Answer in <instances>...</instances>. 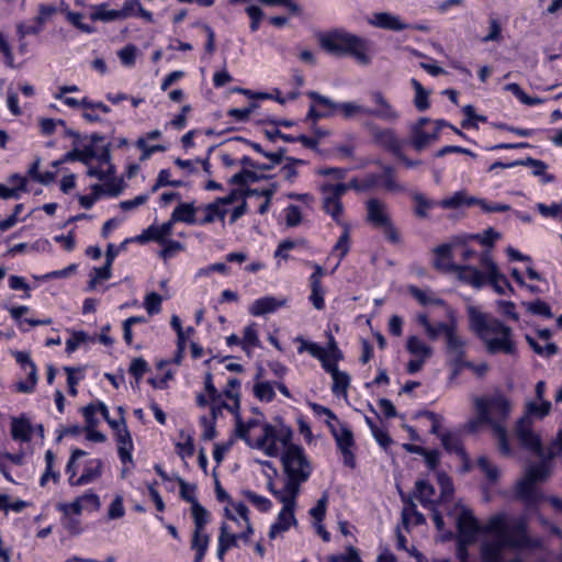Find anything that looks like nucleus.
Returning <instances> with one entry per match:
<instances>
[{
	"instance_id": "nucleus-27",
	"label": "nucleus",
	"mask_w": 562,
	"mask_h": 562,
	"mask_svg": "<svg viewBox=\"0 0 562 562\" xmlns=\"http://www.w3.org/2000/svg\"><path fill=\"white\" fill-rule=\"evenodd\" d=\"M436 491L435 487L426 480H418L415 483V497L425 507L435 506L432 497Z\"/></svg>"
},
{
	"instance_id": "nucleus-20",
	"label": "nucleus",
	"mask_w": 562,
	"mask_h": 562,
	"mask_svg": "<svg viewBox=\"0 0 562 562\" xmlns=\"http://www.w3.org/2000/svg\"><path fill=\"white\" fill-rule=\"evenodd\" d=\"M453 272L458 274V278L471 284L475 289H480L486 281L485 274H483L477 268L472 266H459L457 265Z\"/></svg>"
},
{
	"instance_id": "nucleus-19",
	"label": "nucleus",
	"mask_w": 562,
	"mask_h": 562,
	"mask_svg": "<svg viewBox=\"0 0 562 562\" xmlns=\"http://www.w3.org/2000/svg\"><path fill=\"white\" fill-rule=\"evenodd\" d=\"M483 341L485 344L486 350L492 355L497 352L514 355L516 352V345L512 340V335L503 334L496 337H491Z\"/></svg>"
},
{
	"instance_id": "nucleus-58",
	"label": "nucleus",
	"mask_w": 562,
	"mask_h": 562,
	"mask_svg": "<svg viewBox=\"0 0 562 562\" xmlns=\"http://www.w3.org/2000/svg\"><path fill=\"white\" fill-rule=\"evenodd\" d=\"M88 167L87 175L91 178H97L100 181L108 180L115 173V167L112 164H109L106 169L91 167L90 165Z\"/></svg>"
},
{
	"instance_id": "nucleus-22",
	"label": "nucleus",
	"mask_w": 562,
	"mask_h": 562,
	"mask_svg": "<svg viewBox=\"0 0 562 562\" xmlns=\"http://www.w3.org/2000/svg\"><path fill=\"white\" fill-rule=\"evenodd\" d=\"M325 370L331 374L333 378V393L336 395L347 396V390L350 385V378L346 372L339 371L337 364H325Z\"/></svg>"
},
{
	"instance_id": "nucleus-18",
	"label": "nucleus",
	"mask_w": 562,
	"mask_h": 562,
	"mask_svg": "<svg viewBox=\"0 0 562 562\" xmlns=\"http://www.w3.org/2000/svg\"><path fill=\"white\" fill-rule=\"evenodd\" d=\"M286 304V299H278L274 296H265L256 300L249 306V313L252 316H261L272 313Z\"/></svg>"
},
{
	"instance_id": "nucleus-10",
	"label": "nucleus",
	"mask_w": 562,
	"mask_h": 562,
	"mask_svg": "<svg viewBox=\"0 0 562 562\" xmlns=\"http://www.w3.org/2000/svg\"><path fill=\"white\" fill-rule=\"evenodd\" d=\"M440 328L446 338V352L449 362L459 370L465 361L467 340L458 334L457 326H441Z\"/></svg>"
},
{
	"instance_id": "nucleus-64",
	"label": "nucleus",
	"mask_w": 562,
	"mask_h": 562,
	"mask_svg": "<svg viewBox=\"0 0 562 562\" xmlns=\"http://www.w3.org/2000/svg\"><path fill=\"white\" fill-rule=\"evenodd\" d=\"M528 311L532 314L541 315L546 318H551L553 316L550 306L541 300L531 302L528 306Z\"/></svg>"
},
{
	"instance_id": "nucleus-63",
	"label": "nucleus",
	"mask_w": 562,
	"mask_h": 562,
	"mask_svg": "<svg viewBox=\"0 0 562 562\" xmlns=\"http://www.w3.org/2000/svg\"><path fill=\"white\" fill-rule=\"evenodd\" d=\"M57 11L58 9L54 4H40L36 22L40 25H44Z\"/></svg>"
},
{
	"instance_id": "nucleus-13",
	"label": "nucleus",
	"mask_w": 562,
	"mask_h": 562,
	"mask_svg": "<svg viewBox=\"0 0 562 562\" xmlns=\"http://www.w3.org/2000/svg\"><path fill=\"white\" fill-rule=\"evenodd\" d=\"M331 434L336 443L342 453L345 465L353 469L356 467V458L351 451L355 445L352 431L337 420V425L329 424Z\"/></svg>"
},
{
	"instance_id": "nucleus-1",
	"label": "nucleus",
	"mask_w": 562,
	"mask_h": 562,
	"mask_svg": "<svg viewBox=\"0 0 562 562\" xmlns=\"http://www.w3.org/2000/svg\"><path fill=\"white\" fill-rule=\"evenodd\" d=\"M293 431L280 424H265L262 436H260L255 446L262 450L269 457L279 456L281 448V463L283 472L286 475V491L289 494L299 495L301 484L306 482L312 473V465L300 446L293 445Z\"/></svg>"
},
{
	"instance_id": "nucleus-38",
	"label": "nucleus",
	"mask_w": 562,
	"mask_h": 562,
	"mask_svg": "<svg viewBox=\"0 0 562 562\" xmlns=\"http://www.w3.org/2000/svg\"><path fill=\"white\" fill-rule=\"evenodd\" d=\"M441 443L449 452H454L461 458H465V451L461 445L460 439L452 434H443L440 436Z\"/></svg>"
},
{
	"instance_id": "nucleus-45",
	"label": "nucleus",
	"mask_w": 562,
	"mask_h": 562,
	"mask_svg": "<svg viewBox=\"0 0 562 562\" xmlns=\"http://www.w3.org/2000/svg\"><path fill=\"white\" fill-rule=\"evenodd\" d=\"M205 216L201 221L202 224H210L215 221L216 217L223 220L226 214V209H221L218 206V203L214 202L211 204H207L204 209Z\"/></svg>"
},
{
	"instance_id": "nucleus-6",
	"label": "nucleus",
	"mask_w": 562,
	"mask_h": 562,
	"mask_svg": "<svg viewBox=\"0 0 562 562\" xmlns=\"http://www.w3.org/2000/svg\"><path fill=\"white\" fill-rule=\"evenodd\" d=\"M367 222L375 228L382 229L385 238L393 243H400V234L393 225L386 203L372 198L366 202Z\"/></svg>"
},
{
	"instance_id": "nucleus-3",
	"label": "nucleus",
	"mask_w": 562,
	"mask_h": 562,
	"mask_svg": "<svg viewBox=\"0 0 562 562\" xmlns=\"http://www.w3.org/2000/svg\"><path fill=\"white\" fill-rule=\"evenodd\" d=\"M476 419L470 424L474 429L476 424H488L497 439L498 449L505 456H510L512 449L507 439L506 420L510 416L512 403L501 392L474 400Z\"/></svg>"
},
{
	"instance_id": "nucleus-25",
	"label": "nucleus",
	"mask_w": 562,
	"mask_h": 562,
	"mask_svg": "<svg viewBox=\"0 0 562 562\" xmlns=\"http://www.w3.org/2000/svg\"><path fill=\"white\" fill-rule=\"evenodd\" d=\"M102 473V461L97 459L90 461V464L83 470V473L77 479H69V484L72 486H80L89 484L90 482L97 480L101 476Z\"/></svg>"
},
{
	"instance_id": "nucleus-40",
	"label": "nucleus",
	"mask_w": 562,
	"mask_h": 562,
	"mask_svg": "<svg viewBox=\"0 0 562 562\" xmlns=\"http://www.w3.org/2000/svg\"><path fill=\"white\" fill-rule=\"evenodd\" d=\"M344 232L334 246V251L338 252L339 260H341L350 249V227L348 224H342Z\"/></svg>"
},
{
	"instance_id": "nucleus-4",
	"label": "nucleus",
	"mask_w": 562,
	"mask_h": 562,
	"mask_svg": "<svg viewBox=\"0 0 562 562\" xmlns=\"http://www.w3.org/2000/svg\"><path fill=\"white\" fill-rule=\"evenodd\" d=\"M321 47L333 55H350L359 64L369 65L371 59L366 53L368 41L346 32L344 30H335L319 36Z\"/></svg>"
},
{
	"instance_id": "nucleus-43",
	"label": "nucleus",
	"mask_w": 562,
	"mask_h": 562,
	"mask_svg": "<svg viewBox=\"0 0 562 562\" xmlns=\"http://www.w3.org/2000/svg\"><path fill=\"white\" fill-rule=\"evenodd\" d=\"M551 411V403L549 401H541L540 404L535 402H528L526 404V413L528 416H538L539 418H543Z\"/></svg>"
},
{
	"instance_id": "nucleus-8",
	"label": "nucleus",
	"mask_w": 562,
	"mask_h": 562,
	"mask_svg": "<svg viewBox=\"0 0 562 562\" xmlns=\"http://www.w3.org/2000/svg\"><path fill=\"white\" fill-rule=\"evenodd\" d=\"M469 314L471 328L482 340H487L493 335H512V329L496 318H491L473 307L470 308Z\"/></svg>"
},
{
	"instance_id": "nucleus-57",
	"label": "nucleus",
	"mask_w": 562,
	"mask_h": 562,
	"mask_svg": "<svg viewBox=\"0 0 562 562\" xmlns=\"http://www.w3.org/2000/svg\"><path fill=\"white\" fill-rule=\"evenodd\" d=\"M136 54H137V47L132 44L126 45L125 47L120 49L117 53L119 58L122 61V64L125 66H128V67H131L135 64Z\"/></svg>"
},
{
	"instance_id": "nucleus-21",
	"label": "nucleus",
	"mask_w": 562,
	"mask_h": 562,
	"mask_svg": "<svg viewBox=\"0 0 562 562\" xmlns=\"http://www.w3.org/2000/svg\"><path fill=\"white\" fill-rule=\"evenodd\" d=\"M369 184L366 186H359V180L357 178H352L348 183H324L321 186V192L322 194H328L336 199H341V196L348 191V190H356V191H363Z\"/></svg>"
},
{
	"instance_id": "nucleus-15",
	"label": "nucleus",
	"mask_w": 562,
	"mask_h": 562,
	"mask_svg": "<svg viewBox=\"0 0 562 562\" xmlns=\"http://www.w3.org/2000/svg\"><path fill=\"white\" fill-rule=\"evenodd\" d=\"M367 127L376 144L400 155L401 143L393 130L380 127L374 123H368Z\"/></svg>"
},
{
	"instance_id": "nucleus-14",
	"label": "nucleus",
	"mask_w": 562,
	"mask_h": 562,
	"mask_svg": "<svg viewBox=\"0 0 562 562\" xmlns=\"http://www.w3.org/2000/svg\"><path fill=\"white\" fill-rule=\"evenodd\" d=\"M371 98L376 106L368 109L367 115L374 116L389 123H394L401 117L400 112L390 103L382 92L374 91L371 93Z\"/></svg>"
},
{
	"instance_id": "nucleus-32",
	"label": "nucleus",
	"mask_w": 562,
	"mask_h": 562,
	"mask_svg": "<svg viewBox=\"0 0 562 562\" xmlns=\"http://www.w3.org/2000/svg\"><path fill=\"white\" fill-rule=\"evenodd\" d=\"M476 202V198L467 196L464 191H458L452 196L442 199L438 202L443 209H458L462 205H474Z\"/></svg>"
},
{
	"instance_id": "nucleus-35",
	"label": "nucleus",
	"mask_w": 562,
	"mask_h": 562,
	"mask_svg": "<svg viewBox=\"0 0 562 562\" xmlns=\"http://www.w3.org/2000/svg\"><path fill=\"white\" fill-rule=\"evenodd\" d=\"M411 83L415 90L414 105L418 111H426L430 106L429 91L416 79H412Z\"/></svg>"
},
{
	"instance_id": "nucleus-28",
	"label": "nucleus",
	"mask_w": 562,
	"mask_h": 562,
	"mask_svg": "<svg viewBox=\"0 0 562 562\" xmlns=\"http://www.w3.org/2000/svg\"><path fill=\"white\" fill-rule=\"evenodd\" d=\"M406 349L411 355L415 356L417 359L426 360L432 356V348L426 345L417 336H411L407 338Z\"/></svg>"
},
{
	"instance_id": "nucleus-11",
	"label": "nucleus",
	"mask_w": 562,
	"mask_h": 562,
	"mask_svg": "<svg viewBox=\"0 0 562 562\" xmlns=\"http://www.w3.org/2000/svg\"><path fill=\"white\" fill-rule=\"evenodd\" d=\"M297 495L280 493L279 502L282 503L283 507L278 515L277 521L271 526L269 531V538L274 539L279 533L289 530L292 525L296 524L294 516V507L296 504Z\"/></svg>"
},
{
	"instance_id": "nucleus-29",
	"label": "nucleus",
	"mask_w": 562,
	"mask_h": 562,
	"mask_svg": "<svg viewBox=\"0 0 562 562\" xmlns=\"http://www.w3.org/2000/svg\"><path fill=\"white\" fill-rule=\"evenodd\" d=\"M323 209L324 211L331 216V218L342 226L346 224L341 217L344 212V206L340 199H336L328 194H323Z\"/></svg>"
},
{
	"instance_id": "nucleus-7",
	"label": "nucleus",
	"mask_w": 562,
	"mask_h": 562,
	"mask_svg": "<svg viewBox=\"0 0 562 562\" xmlns=\"http://www.w3.org/2000/svg\"><path fill=\"white\" fill-rule=\"evenodd\" d=\"M456 526L458 531V553L461 558L465 554V547L475 542L479 532H485V526L480 527L472 510L465 506L461 507L460 513L456 517Z\"/></svg>"
},
{
	"instance_id": "nucleus-54",
	"label": "nucleus",
	"mask_w": 562,
	"mask_h": 562,
	"mask_svg": "<svg viewBox=\"0 0 562 562\" xmlns=\"http://www.w3.org/2000/svg\"><path fill=\"white\" fill-rule=\"evenodd\" d=\"M367 423L371 429L374 439L382 448L386 449L392 443V439L389 436V434L380 429L376 425H374L371 419L367 418Z\"/></svg>"
},
{
	"instance_id": "nucleus-61",
	"label": "nucleus",
	"mask_w": 562,
	"mask_h": 562,
	"mask_svg": "<svg viewBox=\"0 0 562 562\" xmlns=\"http://www.w3.org/2000/svg\"><path fill=\"white\" fill-rule=\"evenodd\" d=\"M178 483L180 486V495L181 497L190 503L191 505H194L198 503V499L194 495L195 486L189 485L183 479L178 477Z\"/></svg>"
},
{
	"instance_id": "nucleus-59",
	"label": "nucleus",
	"mask_w": 562,
	"mask_h": 562,
	"mask_svg": "<svg viewBox=\"0 0 562 562\" xmlns=\"http://www.w3.org/2000/svg\"><path fill=\"white\" fill-rule=\"evenodd\" d=\"M136 146L142 150L140 160H147L156 151H165L166 147L164 145H151L148 146L144 138H138L136 142Z\"/></svg>"
},
{
	"instance_id": "nucleus-52",
	"label": "nucleus",
	"mask_w": 562,
	"mask_h": 562,
	"mask_svg": "<svg viewBox=\"0 0 562 562\" xmlns=\"http://www.w3.org/2000/svg\"><path fill=\"white\" fill-rule=\"evenodd\" d=\"M409 293L422 304V305H442L443 301L438 297H430L427 292L418 289L417 286H409Z\"/></svg>"
},
{
	"instance_id": "nucleus-12",
	"label": "nucleus",
	"mask_w": 562,
	"mask_h": 562,
	"mask_svg": "<svg viewBox=\"0 0 562 562\" xmlns=\"http://www.w3.org/2000/svg\"><path fill=\"white\" fill-rule=\"evenodd\" d=\"M429 125L430 119L428 117H420L412 125L409 142L415 150L422 151L439 138L438 128L432 130Z\"/></svg>"
},
{
	"instance_id": "nucleus-33",
	"label": "nucleus",
	"mask_w": 562,
	"mask_h": 562,
	"mask_svg": "<svg viewBox=\"0 0 562 562\" xmlns=\"http://www.w3.org/2000/svg\"><path fill=\"white\" fill-rule=\"evenodd\" d=\"M412 198L415 202L414 214L418 218H428L429 211L434 209L437 203L434 200L427 199L419 192L413 193Z\"/></svg>"
},
{
	"instance_id": "nucleus-34",
	"label": "nucleus",
	"mask_w": 562,
	"mask_h": 562,
	"mask_svg": "<svg viewBox=\"0 0 562 562\" xmlns=\"http://www.w3.org/2000/svg\"><path fill=\"white\" fill-rule=\"evenodd\" d=\"M97 156V150L92 145L86 146L83 149H72L68 151L64 160L75 161L78 160L86 166L90 165L91 159H93Z\"/></svg>"
},
{
	"instance_id": "nucleus-31",
	"label": "nucleus",
	"mask_w": 562,
	"mask_h": 562,
	"mask_svg": "<svg viewBox=\"0 0 562 562\" xmlns=\"http://www.w3.org/2000/svg\"><path fill=\"white\" fill-rule=\"evenodd\" d=\"M11 435H12V438L15 440L29 441L31 439L30 422L24 417L12 418Z\"/></svg>"
},
{
	"instance_id": "nucleus-51",
	"label": "nucleus",
	"mask_w": 562,
	"mask_h": 562,
	"mask_svg": "<svg viewBox=\"0 0 562 562\" xmlns=\"http://www.w3.org/2000/svg\"><path fill=\"white\" fill-rule=\"evenodd\" d=\"M94 276L89 282V288L94 289L99 281L108 280L112 276V265L105 262L102 267L93 269Z\"/></svg>"
},
{
	"instance_id": "nucleus-36",
	"label": "nucleus",
	"mask_w": 562,
	"mask_h": 562,
	"mask_svg": "<svg viewBox=\"0 0 562 562\" xmlns=\"http://www.w3.org/2000/svg\"><path fill=\"white\" fill-rule=\"evenodd\" d=\"M93 21L111 22L121 20L117 10H108V4L102 3L93 7V12L90 15Z\"/></svg>"
},
{
	"instance_id": "nucleus-55",
	"label": "nucleus",
	"mask_w": 562,
	"mask_h": 562,
	"mask_svg": "<svg viewBox=\"0 0 562 562\" xmlns=\"http://www.w3.org/2000/svg\"><path fill=\"white\" fill-rule=\"evenodd\" d=\"M148 370V363L142 357L133 359L128 369L130 373L136 379L137 382Z\"/></svg>"
},
{
	"instance_id": "nucleus-46",
	"label": "nucleus",
	"mask_w": 562,
	"mask_h": 562,
	"mask_svg": "<svg viewBox=\"0 0 562 562\" xmlns=\"http://www.w3.org/2000/svg\"><path fill=\"white\" fill-rule=\"evenodd\" d=\"M463 113L465 114V119L461 122V126L463 128L476 127L475 122H485L486 117L483 115H479L475 113V109L473 105L468 104L463 108Z\"/></svg>"
},
{
	"instance_id": "nucleus-30",
	"label": "nucleus",
	"mask_w": 562,
	"mask_h": 562,
	"mask_svg": "<svg viewBox=\"0 0 562 562\" xmlns=\"http://www.w3.org/2000/svg\"><path fill=\"white\" fill-rule=\"evenodd\" d=\"M171 223L183 222L187 224L195 223V207L192 203H180L172 212Z\"/></svg>"
},
{
	"instance_id": "nucleus-16",
	"label": "nucleus",
	"mask_w": 562,
	"mask_h": 562,
	"mask_svg": "<svg viewBox=\"0 0 562 562\" xmlns=\"http://www.w3.org/2000/svg\"><path fill=\"white\" fill-rule=\"evenodd\" d=\"M368 22L374 27L389 31L398 32L408 27V25L404 23L398 15L390 12H375Z\"/></svg>"
},
{
	"instance_id": "nucleus-23",
	"label": "nucleus",
	"mask_w": 562,
	"mask_h": 562,
	"mask_svg": "<svg viewBox=\"0 0 562 562\" xmlns=\"http://www.w3.org/2000/svg\"><path fill=\"white\" fill-rule=\"evenodd\" d=\"M239 539L238 535L232 533L228 530L227 524H222L218 536V548H217V558L220 561L224 560L225 553L234 547H237V541Z\"/></svg>"
},
{
	"instance_id": "nucleus-17",
	"label": "nucleus",
	"mask_w": 562,
	"mask_h": 562,
	"mask_svg": "<svg viewBox=\"0 0 562 562\" xmlns=\"http://www.w3.org/2000/svg\"><path fill=\"white\" fill-rule=\"evenodd\" d=\"M401 499L404 503V507L402 510V522L406 529H408V525L413 522L414 525H423L426 519L422 513L416 509V505L411 496H407L405 493L400 491Z\"/></svg>"
},
{
	"instance_id": "nucleus-37",
	"label": "nucleus",
	"mask_w": 562,
	"mask_h": 562,
	"mask_svg": "<svg viewBox=\"0 0 562 562\" xmlns=\"http://www.w3.org/2000/svg\"><path fill=\"white\" fill-rule=\"evenodd\" d=\"M259 342L260 341H259V337H258V331L256 329V325L250 324L247 327H245L243 339H241L243 349L247 353H249L252 348L259 346Z\"/></svg>"
},
{
	"instance_id": "nucleus-39",
	"label": "nucleus",
	"mask_w": 562,
	"mask_h": 562,
	"mask_svg": "<svg viewBox=\"0 0 562 562\" xmlns=\"http://www.w3.org/2000/svg\"><path fill=\"white\" fill-rule=\"evenodd\" d=\"M173 225L175 223H171V218L161 225H150V233H154V241L165 244L167 237L172 235Z\"/></svg>"
},
{
	"instance_id": "nucleus-62",
	"label": "nucleus",
	"mask_w": 562,
	"mask_h": 562,
	"mask_svg": "<svg viewBox=\"0 0 562 562\" xmlns=\"http://www.w3.org/2000/svg\"><path fill=\"white\" fill-rule=\"evenodd\" d=\"M104 190H105V194L108 195H111V196H117L122 193L123 191V180L122 179H116L114 178V176H112L111 178H109L108 180H104Z\"/></svg>"
},
{
	"instance_id": "nucleus-49",
	"label": "nucleus",
	"mask_w": 562,
	"mask_h": 562,
	"mask_svg": "<svg viewBox=\"0 0 562 562\" xmlns=\"http://www.w3.org/2000/svg\"><path fill=\"white\" fill-rule=\"evenodd\" d=\"M527 341L533 351L540 356L551 357L558 352V346L553 342H547L544 346H541L531 337H527Z\"/></svg>"
},
{
	"instance_id": "nucleus-48",
	"label": "nucleus",
	"mask_w": 562,
	"mask_h": 562,
	"mask_svg": "<svg viewBox=\"0 0 562 562\" xmlns=\"http://www.w3.org/2000/svg\"><path fill=\"white\" fill-rule=\"evenodd\" d=\"M254 393L260 401L270 402L274 397V390L269 382H259L254 386Z\"/></svg>"
},
{
	"instance_id": "nucleus-53",
	"label": "nucleus",
	"mask_w": 562,
	"mask_h": 562,
	"mask_svg": "<svg viewBox=\"0 0 562 562\" xmlns=\"http://www.w3.org/2000/svg\"><path fill=\"white\" fill-rule=\"evenodd\" d=\"M438 484L440 486L441 501H448L449 498H451V496L454 492L451 479L445 473H439L438 474Z\"/></svg>"
},
{
	"instance_id": "nucleus-5",
	"label": "nucleus",
	"mask_w": 562,
	"mask_h": 562,
	"mask_svg": "<svg viewBox=\"0 0 562 562\" xmlns=\"http://www.w3.org/2000/svg\"><path fill=\"white\" fill-rule=\"evenodd\" d=\"M551 474V468L548 460L530 464L524 476L517 482L515 496L521 501L528 508L536 507L542 499L541 490L537 486L544 482Z\"/></svg>"
},
{
	"instance_id": "nucleus-56",
	"label": "nucleus",
	"mask_w": 562,
	"mask_h": 562,
	"mask_svg": "<svg viewBox=\"0 0 562 562\" xmlns=\"http://www.w3.org/2000/svg\"><path fill=\"white\" fill-rule=\"evenodd\" d=\"M311 302L316 310H323L325 306L324 302V290L321 283H316V281L311 284Z\"/></svg>"
},
{
	"instance_id": "nucleus-26",
	"label": "nucleus",
	"mask_w": 562,
	"mask_h": 562,
	"mask_svg": "<svg viewBox=\"0 0 562 562\" xmlns=\"http://www.w3.org/2000/svg\"><path fill=\"white\" fill-rule=\"evenodd\" d=\"M436 259L434 261V266L436 269L440 271H451L453 272L457 265L451 262V247L450 245L443 244L436 248L435 250Z\"/></svg>"
},
{
	"instance_id": "nucleus-24",
	"label": "nucleus",
	"mask_w": 562,
	"mask_h": 562,
	"mask_svg": "<svg viewBox=\"0 0 562 562\" xmlns=\"http://www.w3.org/2000/svg\"><path fill=\"white\" fill-rule=\"evenodd\" d=\"M117 440V452L120 459L123 463L131 462L132 463V449L133 442L131 438V434L127 427H121L120 431L116 434Z\"/></svg>"
},
{
	"instance_id": "nucleus-42",
	"label": "nucleus",
	"mask_w": 562,
	"mask_h": 562,
	"mask_svg": "<svg viewBox=\"0 0 562 562\" xmlns=\"http://www.w3.org/2000/svg\"><path fill=\"white\" fill-rule=\"evenodd\" d=\"M192 516L194 520V530L203 531L209 521L207 510L198 502L192 505Z\"/></svg>"
},
{
	"instance_id": "nucleus-47",
	"label": "nucleus",
	"mask_w": 562,
	"mask_h": 562,
	"mask_svg": "<svg viewBox=\"0 0 562 562\" xmlns=\"http://www.w3.org/2000/svg\"><path fill=\"white\" fill-rule=\"evenodd\" d=\"M162 297L156 293L150 292L145 296L144 307L149 315H155L160 312Z\"/></svg>"
},
{
	"instance_id": "nucleus-50",
	"label": "nucleus",
	"mask_w": 562,
	"mask_h": 562,
	"mask_svg": "<svg viewBox=\"0 0 562 562\" xmlns=\"http://www.w3.org/2000/svg\"><path fill=\"white\" fill-rule=\"evenodd\" d=\"M488 282L491 283V285L493 286V289L495 290L496 293L498 294H505V289H509L510 291H513V288L510 285V283L508 282V280L506 279V277L504 274H502L499 271L496 272V274H491L488 276Z\"/></svg>"
},
{
	"instance_id": "nucleus-2",
	"label": "nucleus",
	"mask_w": 562,
	"mask_h": 562,
	"mask_svg": "<svg viewBox=\"0 0 562 562\" xmlns=\"http://www.w3.org/2000/svg\"><path fill=\"white\" fill-rule=\"evenodd\" d=\"M485 531L494 537L493 541L485 542L482 547L485 562H502V557L507 549L520 547L541 549L543 546L539 538L528 539L524 520L519 519L508 524L504 515L492 516L485 525Z\"/></svg>"
},
{
	"instance_id": "nucleus-41",
	"label": "nucleus",
	"mask_w": 562,
	"mask_h": 562,
	"mask_svg": "<svg viewBox=\"0 0 562 562\" xmlns=\"http://www.w3.org/2000/svg\"><path fill=\"white\" fill-rule=\"evenodd\" d=\"M337 111L341 113L344 119L350 120L358 114H367L368 108H364L355 102H342L339 103Z\"/></svg>"
},
{
	"instance_id": "nucleus-44",
	"label": "nucleus",
	"mask_w": 562,
	"mask_h": 562,
	"mask_svg": "<svg viewBox=\"0 0 562 562\" xmlns=\"http://www.w3.org/2000/svg\"><path fill=\"white\" fill-rule=\"evenodd\" d=\"M210 543L209 535L194 530L191 540V549L199 553H206Z\"/></svg>"
},
{
	"instance_id": "nucleus-9",
	"label": "nucleus",
	"mask_w": 562,
	"mask_h": 562,
	"mask_svg": "<svg viewBox=\"0 0 562 562\" xmlns=\"http://www.w3.org/2000/svg\"><path fill=\"white\" fill-rule=\"evenodd\" d=\"M514 432L517 440L525 449L536 453L541 458H544L540 437L533 431L532 417L528 415L520 417L516 422Z\"/></svg>"
},
{
	"instance_id": "nucleus-60",
	"label": "nucleus",
	"mask_w": 562,
	"mask_h": 562,
	"mask_svg": "<svg viewBox=\"0 0 562 562\" xmlns=\"http://www.w3.org/2000/svg\"><path fill=\"white\" fill-rule=\"evenodd\" d=\"M328 495L324 493L317 501V504L310 510V515L316 520L322 521L326 515Z\"/></svg>"
}]
</instances>
